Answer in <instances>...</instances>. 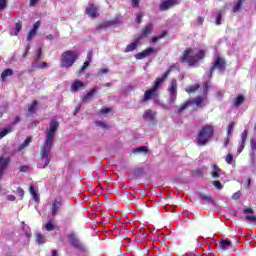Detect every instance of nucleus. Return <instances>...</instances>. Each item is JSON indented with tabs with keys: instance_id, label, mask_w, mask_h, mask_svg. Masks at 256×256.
Segmentation results:
<instances>
[{
	"instance_id": "f257e3e1",
	"label": "nucleus",
	"mask_w": 256,
	"mask_h": 256,
	"mask_svg": "<svg viewBox=\"0 0 256 256\" xmlns=\"http://www.w3.org/2000/svg\"><path fill=\"white\" fill-rule=\"evenodd\" d=\"M57 129H59V122H57V120H51L45 142L40 150V159L38 161L39 169H45V167L51 163V149H53Z\"/></svg>"
},
{
	"instance_id": "f03ea898",
	"label": "nucleus",
	"mask_w": 256,
	"mask_h": 256,
	"mask_svg": "<svg viewBox=\"0 0 256 256\" xmlns=\"http://www.w3.org/2000/svg\"><path fill=\"white\" fill-rule=\"evenodd\" d=\"M173 67L175 66H171L170 69H168L161 78L156 79L153 88L145 91L143 97L144 103H147V101H151V99L157 97V90L159 89V87H161L162 83L166 81L167 77H169L171 71H173Z\"/></svg>"
},
{
	"instance_id": "7ed1b4c3",
	"label": "nucleus",
	"mask_w": 256,
	"mask_h": 256,
	"mask_svg": "<svg viewBox=\"0 0 256 256\" xmlns=\"http://www.w3.org/2000/svg\"><path fill=\"white\" fill-rule=\"evenodd\" d=\"M201 59H205V51L196 49L186 50L182 57V61H185L191 67L197 65Z\"/></svg>"
},
{
	"instance_id": "20e7f679",
	"label": "nucleus",
	"mask_w": 256,
	"mask_h": 256,
	"mask_svg": "<svg viewBox=\"0 0 256 256\" xmlns=\"http://www.w3.org/2000/svg\"><path fill=\"white\" fill-rule=\"evenodd\" d=\"M209 91V82H205L203 84V92L205 96H199L195 99H190L182 106L178 108V113H182L187 107H189L192 103H195L196 107H203V101L207 99V93Z\"/></svg>"
},
{
	"instance_id": "39448f33",
	"label": "nucleus",
	"mask_w": 256,
	"mask_h": 256,
	"mask_svg": "<svg viewBox=\"0 0 256 256\" xmlns=\"http://www.w3.org/2000/svg\"><path fill=\"white\" fill-rule=\"evenodd\" d=\"M214 129L213 126H205L203 127L200 132L198 133L197 141L198 145L203 146L207 145L209 141L211 140V137H213Z\"/></svg>"
},
{
	"instance_id": "423d86ee",
	"label": "nucleus",
	"mask_w": 256,
	"mask_h": 256,
	"mask_svg": "<svg viewBox=\"0 0 256 256\" xmlns=\"http://www.w3.org/2000/svg\"><path fill=\"white\" fill-rule=\"evenodd\" d=\"M79 54L76 51L68 50L62 54L61 67H72L73 63L77 61Z\"/></svg>"
},
{
	"instance_id": "0eeeda50",
	"label": "nucleus",
	"mask_w": 256,
	"mask_h": 256,
	"mask_svg": "<svg viewBox=\"0 0 256 256\" xmlns=\"http://www.w3.org/2000/svg\"><path fill=\"white\" fill-rule=\"evenodd\" d=\"M167 91L169 105H175V102L177 101V79L171 80Z\"/></svg>"
},
{
	"instance_id": "6e6552de",
	"label": "nucleus",
	"mask_w": 256,
	"mask_h": 256,
	"mask_svg": "<svg viewBox=\"0 0 256 256\" xmlns=\"http://www.w3.org/2000/svg\"><path fill=\"white\" fill-rule=\"evenodd\" d=\"M218 69L219 71H225V59L221 57H217L215 59L214 65L210 70L206 73V76L211 78V75H213V70Z\"/></svg>"
},
{
	"instance_id": "1a4fd4ad",
	"label": "nucleus",
	"mask_w": 256,
	"mask_h": 256,
	"mask_svg": "<svg viewBox=\"0 0 256 256\" xmlns=\"http://www.w3.org/2000/svg\"><path fill=\"white\" fill-rule=\"evenodd\" d=\"M86 14L91 19H96V17H99V6L93 3H89L86 7Z\"/></svg>"
},
{
	"instance_id": "9d476101",
	"label": "nucleus",
	"mask_w": 256,
	"mask_h": 256,
	"mask_svg": "<svg viewBox=\"0 0 256 256\" xmlns=\"http://www.w3.org/2000/svg\"><path fill=\"white\" fill-rule=\"evenodd\" d=\"M175 5H179V0H164L160 3V11L173 9Z\"/></svg>"
},
{
	"instance_id": "9b49d317",
	"label": "nucleus",
	"mask_w": 256,
	"mask_h": 256,
	"mask_svg": "<svg viewBox=\"0 0 256 256\" xmlns=\"http://www.w3.org/2000/svg\"><path fill=\"white\" fill-rule=\"evenodd\" d=\"M155 53H157V50L155 48L150 47V48H147L146 50L136 54L135 59H138V60L145 59V57H149V55H153Z\"/></svg>"
},
{
	"instance_id": "f8f14e48",
	"label": "nucleus",
	"mask_w": 256,
	"mask_h": 256,
	"mask_svg": "<svg viewBox=\"0 0 256 256\" xmlns=\"http://www.w3.org/2000/svg\"><path fill=\"white\" fill-rule=\"evenodd\" d=\"M63 206V200L61 198H57L52 203V216L55 217L57 213H59V209Z\"/></svg>"
},
{
	"instance_id": "ddd939ff",
	"label": "nucleus",
	"mask_w": 256,
	"mask_h": 256,
	"mask_svg": "<svg viewBox=\"0 0 256 256\" xmlns=\"http://www.w3.org/2000/svg\"><path fill=\"white\" fill-rule=\"evenodd\" d=\"M70 89H71L72 93H77V91H81V89H85V83H83V81H81L79 79H76L72 83Z\"/></svg>"
},
{
	"instance_id": "4468645a",
	"label": "nucleus",
	"mask_w": 256,
	"mask_h": 256,
	"mask_svg": "<svg viewBox=\"0 0 256 256\" xmlns=\"http://www.w3.org/2000/svg\"><path fill=\"white\" fill-rule=\"evenodd\" d=\"M92 59H93V51L90 50L87 54V61H85L83 66L79 69L78 75H81V73H83L85 69L89 67V63H91Z\"/></svg>"
},
{
	"instance_id": "2eb2a0df",
	"label": "nucleus",
	"mask_w": 256,
	"mask_h": 256,
	"mask_svg": "<svg viewBox=\"0 0 256 256\" xmlns=\"http://www.w3.org/2000/svg\"><path fill=\"white\" fill-rule=\"evenodd\" d=\"M247 130H244L241 134V142L238 147V153H241L245 149V142L247 141Z\"/></svg>"
},
{
	"instance_id": "dca6fc26",
	"label": "nucleus",
	"mask_w": 256,
	"mask_h": 256,
	"mask_svg": "<svg viewBox=\"0 0 256 256\" xmlns=\"http://www.w3.org/2000/svg\"><path fill=\"white\" fill-rule=\"evenodd\" d=\"M95 93H97L96 88H92L86 95L82 97L83 103H87L88 101H91V99L95 97Z\"/></svg>"
},
{
	"instance_id": "f3484780",
	"label": "nucleus",
	"mask_w": 256,
	"mask_h": 256,
	"mask_svg": "<svg viewBox=\"0 0 256 256\" xmlns=\"http://www.w3.org/2000/svg\"><path fill=\"white\" fill-rule=\"evenodd\" d=\"M211 176L213 177V179H219V177H221V168H219V166L215 164L212 165Z\"/></svg>"
},
{
	"instance_id": "a211bd4d",
	"label": "nucleus",
	"mask_w": 256,
	"mask_h": 256,
	"mask_svg": "<svg viewBox=\"0 0 256 256\" xmlns=\"http://www.w3.org/2000/svg\"><path fill=\"white\" fill-rule=\"evenodd\" d=\"M143 118L147 119L148 121H154L155 120V112L151 109H148L144 112Z\"/></svg>"
},
{
	"instance_id": "6ab92c4d",
	"label": "nucleus",
	"mask_w": 256,
	"mask_h": 256,
	"mask_svg": "<svg viewBox=\"0 0 256 256\" xmlns=\"http://www.w3.org/2000/svg\"><path fill=\"white\" fill-rule=\"evenodd\" d=\"M243 3H245V0L235 1L232 7L233 13H238V11H241V7H243Z\"/></svg>"
},
{
	"instance_id": "aec40b11",
	"label": "nucleus",
	"mask_w": 256,
	"mask_h": 256,
	"mask_svg": "<svg viewBox=\"0 0 256 256\" xmlns=\"http://www.w3.org/2000/svg\"><path fill=\"white\" fill-rule=\"evenodd\" d=\"M229 247H231V241H229V240H221L219 242V249H220V251H227V249H229Z\"/></svg>"
},
{
	"instance_id": "412c9836",
	"label": "nucleus",
	"mask_w": 256,
	"mask_h": 256,
	"mask_svg": "<svg viewBox=\"0 0 256 256\" xmlns=\"http://www.w3.org/2000/svg\"><path fill=\"white\" fill-rule=\"evenodd\" d=\"M13 69H6L1 73V81L5 83L7 81V77H11L13 75Z\"/></svg>"
},
{
	"instance_id": "4be33fe9",
	"label": "nucleus",
	"mask_w": 256,
	"mask_h": 256,
	"mask_svg": "<svg viewBox=\"0 0 256 256\" xmlns=\"http://www.w3.org/2000/svg\"><path fill=\"white\" fill-rule=\"evenodd\" d=\"M200 199H201V203H202L203 205L209 204V203H211V204L213 205V204L215 203V202L213 201V198H211V196H209V195L201 194V195H200Z\"/></svg>"
},
{
	"instance_id": "5701e85b",
	"label": "nucleus",
	"mask_w": 256,
	"mask_h": 256,
	"mask_svg": "<svg viewBox=\"0 0 256 256\" xmlns=\"http://www.w3.org/2000/svg\"><path fill=\"white\" fill-rule=\"evenodd\" d=\"M138 45H139V40H136L135 42L128 44L124 52L131 53V51H135V49H137Z\"/></svg>"
},
{
	"instance_id": "b1692460",
	"label": "nucleus",
	"mask_w": 256,
	"mask_h": 256,
	"mask_svg": "<svg viewBox=\"0 0 256 256\" xmlns=\"http://www.w3.org/2000/svg\"><path fill=\"white\" fill-rule=\"evenodd\" d=\"M68 241L69 243H71V245H74V247H81V244H79V240H77V238L73 234L68 235Z\"/></svg>"
},
{
	"instance_id": "393cba45",
	"label": "nucleus",
	"mask_w": 256,
	"mask_h": 256,
	"mask_svg": "<svg viewBox=\"0 0 256 256\" xmlns=\"http://www.w3.org/2000/svg\"><path fill=\"white\" fill-rule=\"evenodd\" d=\"M37 104V100H34L28 105L29 115H33V113H35V110L37 109Z\"/></svg>"
},
{
	"instance_id": "a878e982",
	"label": "nucleus",
	"mask_w": 256,
	"mask_h": 256,
	"mask_svg": "<svg viewBox=\"0 0 256 256\" xmlns=\"http://www.w3.org/2000/svg\"><path fill=\"white\" fill-rule=\"evenodd\" d=\"M244 102H245V97L243 95H239L234 100V106L239 107L240 105H243Z\"/></svg>"
},
{
	"instance_id": "bb28decb",
	"label": "nucleus",
	"mask_w": 256,
	"mask_h": 256,
	"mask_svg": "<svg viewBox=\"0 0 256 256\" xmlns=\"http://www.w3.org/2000/svg\"><path fill=\"white\" fill-rule=\"evenodd\" d=\"M151 31H153V24L149 23L143 30L144 37H147V35L151 34Z\"/></svg>"
},
{
	"instance_id": "cd10ccee",
	"label": "nucleus",
	"mask_w": 256,
	"mask_h": 256,
	"mask_svg": "<svg viewBox=\"0 0 256 256\" xmlns=\"http://www.w3.org/2000/svg\"><path fill=\"white\" fill-rule=\"evenodd\" d=\"M32 141L31 137H28L24 143L19 147V151H23V149H25V147H29L30 143Z\"/></svg>"
},
{
	"instance_id": "c85d7f7f",
	"label": "nucleus",
	"mask_w": 256,
	"mask_h": 256,
	"mask_svg": "<svg viewBox=\"0 0 256 256\" xmlns=\"http://www.w3.org/2000/svg\"><path fill=\"white\" fill-rule=\"evenodd\" d=\"M29 191H30V194L32 195L33 199L35 201H39V196L37 195V192L35 191V187L30 186Z\"/></svg>"
},
{
	"instance_id": "c756f323",
	"label": "nucleus",
	"mask_w": 256,
	"mask_h": 256,
	"mask_svg": "<svg viewBox=\"0 0 256 256\" xmlns=\"http://www.w3.org/2000/svg\"><path fill=\"white\" fill-rule=\"evenodd\" d=\"M36 241L39 245H43L45 243V237L42 234H36Z\"/></svg>"
},
{
	"instance_id": "7c9ffc66",
	"label": "nucleus",
	"mask_w": 256,
	"mask_h": 256,
	"mask_svg": "<svg viewBox=\"0 0 256 256\" xmlns=\"http://www.w3.org/2000/svg\"><path fill=\"white\" fill-rule=\"evenodd\" d=\"M147 146H142V147H138V148H135L133 150V153H147Z\"/></svg>"
},
{
	"instance_id": "2f4dec72",
	"label": "nucleus",
	"mask_w": 256,
	"mask_h": 256,
	"mask_svg": "<svg viewBox=\"0 0 256 256\" xmlns=\"http://www.w3.org/2000/svg\"><path fill=\"white\" fill-rule=\"evenodd\" d=\"M197 89H199V85H192L188 88H186V93H195V91H197Z\"/></svg>"
},
{
	"instance_id": "473e14b6",
	"label": "nucleus",
	"mask_w": 256,
	"mask_h": 256,
	"mask_svg": "<svg viewBox=\"0 0 256 256\" xmlns=\"http://www.w3.org/2000/svg\"><path fill=\"white\" fill-rule=\"evenodd\" d=\"M95 125H96V127H99L100 129H107V127H109L107 125V123H105L103 121H96Z\"/></svg>"
},
{
	"instance_id": "72a5a7b5",
	"label": "nucleus",
	"mask_w": 256,
	"mask_h": 256,
	"mask_svg": "<svg viewBox=\"0 0 256 256\" xmlns=\"http://www.w3.org/2000/svg\"><path fill=\"white\" fill-rule=\"evenodd\" d=\"M167 36V31H163L161 36H155L152 38V43H157L159 39H163V37Z\"/></svg>"
},
{
	"instance_id": "f704fd0d",
	"label": "nucleus",
	"mask_w": 256,
	"mask_h": 256,
	"mask_svg": "<svg viewBox=\"0 0 256 256\" xmlns=\"http://www.w3.org/2000/svg\"><path fill=\"white\" fill-rule=\"evenodd\" d=\"M223 18V11H219L216 16V25H221V19Z\"/></svg>"
},
{
	"instance_id": "c9c22d12",
	"label": "nucleus",
	"mask_w": 256,
	"mask_h": 256,
	"mask_svg": "<svg viewBox=\"0 0 256 256\" xmlns=\"http://www.w3.org/2000/svg\"><path fill=\"white\" fill-rule=\"evenodd\" d=\"M233 129H235V122H231L227 129V135H233Z\"/></svg>"
},
{
	"instance_id": "e433bc0d",
	"label": "nucleus",
	"mask_w": 256,
	"mask_h": 256,
	"mask_svg": "<svg viewBox=\"0 0 256 256\" xmlns=\"http://www.w3.org/2000/svg\"><path fill=\"white\" fill-rule=\"evenodd\" d=\"M35 35H37V30H33V29L30 30L27 36V41H31V39H33Z\"/></svg>"
},
{
	"instance_id": "4c0bfd02",
	"label": "nucleus",
	"mask_w": 256,
	"mask_h": 256,
	"mask_svg": "<svg viewBox=\"0 0 256 256\" xmlns=\"http://www.w3.org/2000/svg\"><path fill=\"white\" fill-rule=\"evenodd\" d=\"M226 163L233 165V154L229 153L225 158Z\"/></svg>"
},
{
	"instance_id": "58836bf2",
	"label": "nucleus",
	"mask_w": 256,
	"mask_h": 256,
	"mask_svg": "<svg viewBox=\"0 0 256 256\" xmlns=\"http://www.w3.org/2000/svg\"><path fill=\"white\" fill-rule=\"evenodd\" d=\"M22 27H23V25L21 24V22H20V21L17 22V23L15 24L16 32H15L14 35H19V31H21Z\"/></svg>"
},
{
	"instance_id": "ea45409f",
	"label": "nucleus",
	"mask_w": 256,
	"mask_h": 256,
	"mask_svg": "<svg viewBox=\"0 0 256 256\" xmlns=\"http://www.w3.org/2000/svg\"><path fill=\"white\" fill-rule=\"evenodd\" d=\"M17 195L20 197V200L23 199V196L25 195V191L21 189V187H18L16 190Z\"/></svg>"
},
{
	"instance_id": "a19ab883",
	"label": "nucleus",
	"mask_w": 256,
	"mask_h": 256,
	"mask_svg": "<svg viewBox=\"0 0 256 256\" xmlns=\"http://www.w3.org/2000/svg\"><path fill=\"white\" fill-rule=\"evenodd\" d=\"M49 67V64L46 62H41L40 64L36 65L37 69H47Z\"/></svg>"
},
{
	"instance_id": "79ce46f5",
	"label": "nucleus",
	"mask_w": 256,
	"mask_h": 256,
	"mask_svg": "<svg viewBox=\"0 0 256 256\" xmlns=\"http://www.w3.org/2000/svg\"><path fill=\"white\" fill-rule=\"evenodd\" d=\"M250 147L253 151H256V138H252L250 141Z\"/></svg>"
},
{
	"instance_id": "37998d69",
	"label": "nucleus",
	"mask_w": 256,
	"mask_h": 256,
	"mask_svg": "<svg viewBox=\"0 0 256 256\" xmlns=\"http://www.w3.org/2000/svg\"><path fill=\"white\" fill-rule=\"evenodd\" d=\"M53 229H55V225H53L51 221L48 222L46 225V231H53Z\"/></svg>"
},
{
	"instance_id": "c03bdc74",
	"label": "nucleus",
	"mask_w": 256,
	"mask_h": 256,
	"mask_svg": "<svg viewBox=\"0 0 256 256\" xmlns=\"http://www.w3.org/2000/svg\"><path fill=\"white\" fill-rule=\"evenodd\" d=\"M107 113H111V108H102L100 110L101 115H107Z\"/></svg>"
},
{
	"instance_id": "a18cd8bd",
	"label": "nucleus",
	"mask_w": 256,
	"mask_h": 256,
	"mask_svg": "<svg viewBox=\"0 0 256 256\" xmlns=\"http://www.w3.org/2000/svg\"><path fill=\"white\" fill-rule=\"evenodd\" d=\"M7 7V0H0V10L3 11Z\"/></svg>"
},
{
	"instance_id": "49530a36",
	"label": "nucleus",
	"mask_w": 256,
	"mask_h": 256,
	"mask_svg": "<svg viewBox=\"0 0 256 256\" xmlns=\"http://www.w3.org/2000/svg\"><path fill=\"white\" fill-rule=\"evenodd\" d=\"M213 185L216 189H221L223 187V184H221L219 181H214Z\"/></svg>"
},
{
	"instance_id": "de8ad7c7",
	"label": "nucleus",
	"mask_w": 256,
	"mask_h": 256,
	"mask_svg": "<svg viewBox=\"0 0 256 256\" xmlns=\"http://www.w3.org/2000/svg\"><path fill=\"white\" fill-rule=\"evenodd\" d=\"M240 197H241L240 191H238L232 195V199H234L235 201H237V199H240Z\"/></svg>"
},
{
	"instance_id": "09e8293b",
	"label": "nucleus",
	"mask_w": 256,
	"mask_h": 256,
	"mask_svg": "<svg viewBox=\"0 0 256 256\" xmlns=\"http://www.w3.org/2000/svg\"><path fill=\"white\" fill-rule=\"evenodd\" d=\"M39 27H41V21H37L34 25L32 30L37 31V29H39Z\"/></svg>"
},
{
	"instance_id": "8fccbe9b",
	"label": "nucleus",
	"mask_w": 256,
	"mask_h": 256,
	"mask_svg": "<svg viewBox=\"0 0 256 256\" xmlns=\"http://www.w3.org/2000/svg\"><path fill=\"white\" fill-rule=\"evenodd\" d=\"M109 73V70L107 68L101 69L98 72V75H107Z\"/></svg>"
},
{
	"instance_id": "3c124183",
	"label": "nucleus",
	"mask_w": 256,
	"mask_h": 256,
	"mask_svg": "<svg viewBox=\"0 0 256 256\" xmlns=\"http://www.w3.org/2000/svg\"><path fill=\"white\" fill-rule=\"evenodd\" d=\"M246 219H247L248 221H252V223H255V221H256V217H255V216H249V215H247V216H246Z\"/></svg>"
},
{
	"instance_id": "603ef678",
	"label": "nucleus",
	"mask_w": 256,
	"mask_h": 256,
	"mask_svg": "<svg viewBox=\"0 0 256 256\" xmlns=\"http://www.w3.org/2000/svg\"><path fill=\"white\" fill-rule=\"evenodd\" d=\"M7 201H15V196L10 194L6 196Z\"/></svg>"
},
{
	"instance_id": "864d4df0",
	"label": "nucleus",
	"mask_w": 256,
	"mask_h": 256,
	"mask_svg": "<svg viewBox=\"0 0 256 256\" xmlns=\"http://www.w3.org/2000/svg\"><path fill=\"white\" fill-rule=\"evenodd\" d=\"M36 57H37L38 61H39V59H41V48L36 50Z\"/></svg>"
},
{
	"instance_id": "5fc2aeb1",
	"label": "nucleus",
	"mask_w": 256,
	"mask_h": 256,
	"mask_svg": "<svg viewBox=\"0 0 256 256\" xmlns=\"http://www.w3.org/2000/svg\"><path fill=\"white\" fill-rule=\"evenodd\" d=\"M132 7H139V0H131Z\"/></svg>"
},
{
	"instance_id": "6e6d98bb",
	"label": "nucleus",
	"mask_w": 256,
	"mask_h": 256,
	"mask_svg": "<svg viewBox=\"0 0 256 256\" xmlns=\"http://www.w3.org/2000/svg\"><path fill=\"white\" fill-rule=\"evenodd\" d=\"M141 19H143V14H137L136 16L137 23H141Z\"/></svg>"
},
{
	"instance_id": "4d7b16f0",
	"label": "nucleus",
	"mask_w": 256,
	"mask_h": 256,
	"mask_svg": "<svg viewBox=\"0 0 256 256\" xmlns=\"http://www.w3.org/2000/svg\"><path fill=\"white\" fill-rule=\"evenodd\" d=\"M39 3V0H30V7H35Z\"/></svg>"
},
{
	"instance_id": "13d9d810",
	"label": "nucleus",
	"mask_w": 256,
	"mask_h": 256,
	"mask_svg": "<svg viewBox=\"0 0 256 256\" xmlns=\"http://www.w3.org/2000/svg\"><path fill=\"white\" fill-rule=\"evenodd\" d=\"M31 49V46H27L25 49V53L23 54V57H27V54L29 53V50Z\"/></svg>"
},
{
	"instance_id": "bf43d9fd",
	"label": "nucleus",
	"mask_w": 256,
	"mask_h": 256,
	"mask_svg": "<svg viewBox=\"0 0 256 256\" xmlns=\"http://www.w3.org/2000/svg\"><path fill=\"white\" fill-rule=\"evenodd\" d=\"M244 213H245V215H247L249 213H253V209L247 208V209L244 210Z\"/></svg>"
},
{
	"instance_id": "052dcab7",
	"label": "nucleus",
	"mask_w": 256,
	"mask_h": 256,
	"mask_svg": "<svg viewBox=\"0 0 256 256\" xmlns=\"http://www.w3.org/2000/svg\"><path fill=\"white\" fill-rule=\"evenodd\" d=\"M205 21V18H203V17H199L198 18V23H199V25H203V22Z\"/></svg>"
},
{
	"instance_id": "680f3d73",
	"label": "nucleus",
	"mask_w": 256,
	"mask_h": 256,
	"mask_svg": "<svg viewBox=\"0 0 256 256\" xmlns=\"http://www.w3.org/2000/svg\"><path fill=\"white\" fill-rule=\"evenodd\" d=\"M229 145V138L224 139V147H227Z\"/></svg>"
},
{
	"instance_id": "e2e57ef3",
	"label": "nucleus",
	"mask_w": 256,
	"mask_h": 256,
	"mask_svg": "<svg viewBox=\"0 0 256 256\" xmlns=\"http://www.w3.org/2000/svg\"><path fill=\"white\" fill-rule=\"evenodd\" d=\"M20 171H21L22 173H26V172H27V167L22 166V167L20 168Z\"/></svg>"
},
{
	"instance_id": "0e129e2a",
	"label": "nucleus",
	"mask_w": 256,
	"mask_h": 256,
	"mask_svg": "<svg viewBox=\"0 0 256 256\" xmlns=\"http://www.w3.org/2000/svg\"><path fill=\"white\" fill-rule=\"evenodd\" d=\"M81 110V105L77 106L74 115H77V113H79V111Z\"/></svg>"
},
{
	"instance_id": "69168bd1",
	"label": "nucleus",
	"mask_w": 256,
	"mask_h": 256,
	"mask_svg": "<svg viewBox=\"0 0 256 256\" xmlns=\"http://www.w3.org/2000/svg\"><path fill=\"white\" fill-rule=\"evenodd\" d=\"M52 256H59V252H57V250H52Z\"/></svg>"
},
{
	"instance_id": "338daca9",
	"label": "nucleus",
	"mask_w": 256,
	"mask_h": 256,
	"mask_svg": "<svg viewBox=\"0 0 256 256\" xmlns=\"http://www.w3.org/2000/svg\"><path fill=\"white\" fill-rule=\"evenodd\" d=\"M19 121H21V117L17 116V117L15 118L14 125H15V123H19Z\"/></svg>"
},
{
	"instance_id": "774afa93",
	"label": "nucleus",
	"mask_w": 256,
	"mask_h": 256,
	"mask_svg": "<svg viewBox=\"0 0 256 256\" xmlns=\"http://www.w3.org/2000/svg\"><path fill=\"white\" fill-rule=\"evenodd\" d=\"M46 39H48V41H51V40L53 39V35H52V34L48 35V36L46 37Z\"/></svg>"
}]
</instances>
